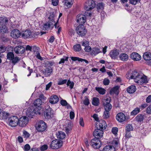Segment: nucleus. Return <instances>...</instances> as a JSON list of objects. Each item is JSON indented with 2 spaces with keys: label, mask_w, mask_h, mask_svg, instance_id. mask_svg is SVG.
I'll use <instances>...</instances> for the list:
<instances>
[{
  "label": "nucleus",
  "mask_w": 151,
  "mask_h": 151,
  "mask_svg": "<svg viewBox=\"0 0 151 151\" xmlns=\"http://www.w3.org/2000/svg\"><path fill=\"white\" fill-rule=\"evenodd\" d=\"M129 78L133 79L135 82L139 84L146 83L148 82V80L146 76L144 75H140L139 73L134 71L130 75Z\"/></svg>",
  "instance_id": "f257e3e1"
},
{
  "label": "nucleus",
  "mask_w": 151,
  "mask_h": 151,
  "mask_svg": "<svg viewBox=\"0 0 151 151\" xmlns=\"http://www.w3.org/2000/svg\"><path fill=\"white\" fill-rule=\"evenodd\" d=\"M8 22L7 18L4 17H1V32L6 33L8 32L7 24Z\"/></svg>",
  "instance_id": "f03ea898"
},
{
  "label": "nucleus",
  "mask_w": 151,
  "mask_h": 151,
  "mask_svg": "<svg viewBox=\"0 0 151 151\" xmlns=\"http://www.w3.org/2000/svg\"><path fill=\"white\" fill-rule=\"evenodd\" d=\"M76 31L78 35L81 37L85 35L87 32L85 27L82 24L79 25L76 27Z\"/></svg>",
  "instance_id": "7ed1b4c3"
},
{
  "label": "nucleus",
  "mask_w": 151,
  "mask_h": 151,
  "mask_svg": "<svg viewBox=\"0 0 151 151\" xmlns=\"http://www.w3.org/2000/svg\"><path fill=\"white\" fill-rule=\"evenodd\" d=\"M19 118L16 116H13L9 117L8 119V123L9 125L12 127H15L18 124Z\"/></svg>",
  "instance_id": "20e7f679"
},
{
  "label": "nucleus",
  "mask_w": 151,
  "mask_h": 151,
  "mask_svg": "<svg viewBox=\"0 0 151 151\" xmlns=\"http://www.w3.org/2000/svg\"><path fill=\"white\" fill-rule=\"evenodd\" d=\"M111 100L110 97L104 99L102 101L105 110L110 111L112 108V106L110 102Z\"/></svg>",
  "instance_id": "39448f33"
},
{
  "label": "nucleus",
  "mask_w": 151,
  "mask_h": 151,
  "mask_svg": "<svg viewBox=\"0 0 151 151\" xmlns=\"http://www.w3.org/2000/svg\"><path fill=\"white\" fill-rule=\"evenodd\" d=\"M90 145L94 149H97L101 147V142L99 139H97L96 137H95L91 140Z\"/></svg>",
  "instance_id": "423d86ee"
},
{
  "label": "nucleus",
  "mask_w": 151,
  "mask_h": 151,
  "mask_svg": "<svg viewBox=\"0 0 151 151\" xmlns=\"http://www.w3.org/2000/svg\"><path fill=\"white\" fill-rule=\"evenodd\" d=\"M46 128V123L43 121H39L36 124V129L39 132H43Z\"/></svg>",
  "instance_id": "0eeeda50"
},
{
  "label": "nucleus",
  "mask_w": 151,
  "mask_h": 151,
  "mask_svg": "<svg viewBox=\"0 0 151 151\" xmlns=\"http://www.w3.org/2000/svg\"><path fill=\"white\" fill-rule=\"evenodd\" d=\"M95 6V4L93 1L88 0L84 4V9L87 11H89L93 9Z\"/></svg>",
  "instance_id": "6e6552de"
},
{
  "label": "nucleus",
  "mask_w": 151,
  "mask_h": 151,
  "mask_svg": "<svg viewBox=\"0 0 151 151\" xmlns=\"http://www.w3.org/2000/svg\"><path fill=\"white\" fill-rule=\"evenodd\" d=\"M57 22L55 23V22L49 21L47 23L43 24V29L44 30H47L49 28L51 29H52L54 26H55V28H56L57 27Z\"/></svg>",
  "instance_id": "1a4fd4ad"
},
{
  "label": "nucleus",
  "mask_w": 151,
  "mask_h": 151,
  "mask_svg": "<svg viewBox=\"0 0 151 151\" xmlns=\"http://www.w3.org/2000/svg\"><path fill=\"white\" fill-rule=\"evenodd\" d=\"M29 119L26 116H22L19 119L18 124L21 127H24L28 122Z\"/></svg>",
  "instance_id": "9d476101"
},
{
  "label": "nucleus",
  "mask_w": 151,
  "mask_h": 151,
  "mask_svg": "<svg viewBox=\"0 0 151 151\" xmlns=\"http://www.w3.org/2000/svg\"><path fill=\"white\" fill-rule=\"evenodd\" d=\"M62 145V143L57 140H53L50 145L51 148L53 149H58Z\"/></svg>",
  "instance_id": "9b49d317"
},
{
  "label": "nucleus",
  "mask_w": 151,
  "mask_h": 151,
  "mask_svg": "<svg viewBox=\"0 0 151 151\" xmlns=\"http://www.w3.org/2000/svg\"><path fill=\"white\" fill-rule=\"evenodd\" d=\"M44 114L46 119H51L53 116V111L51 108L49 107L45 110Z\"/></svg>",
  "instance_id": "f8f14e48"
},
{
  "label": "nucleus",
  "mask_w": 151,
  "mask_h": 151,
  "mask_svg": "<svg viewBox=\"0 0 151 151\" xmlns=\"http://www.w3.org/2000/svg\"><path fill=\"white\" fill-rule=\"evenodd\" d=\"M96 125L97 128L102 131L105 129L107 127L106 122L102 120H99V123H97Z\"/></svg>",
  "instance_id": "ddd939ff"
},
{
  "label": "nucleus",
  "mask_w": 151,
  "mask_h": 151,
  "mask_svg": "<svg viewBox=\"0 0 151 151\" xmlns=\"http://www.w3.org/2000/svg\"><path fill=\"white\" fill-rule=\"evenodd\" d=\"M76 19V22L78 23L83 25L86 21V17L83 14H79L77 15Z\"/></svg>",
  "instance_id": "4468645a"
},
{
  "label": "nucleus",
  "mask_w": 151,
  "mask_h": 151,
  "mask_svg": "<svg viewBox=\"0 0 151 151\" xmlns=\"http://www.w3.org/2000/svg\"><path fill=\"white\" fill-rule=\"evenodd\" d=\"M25 50V48L23 46L20 45L15 47L14 49V51L17 54H23Z\"/></svg>",
  "instance_id": "2eb2a0df"
},
{
  "label": "nucleus",
  "mask_w": 151,
  "mask_h": 151,
  "mask_svg": "<svg viewBox=\"0 0 151 151\" xmlns=\"http://www.w3.org/2000/svg\"><path fill=\"white\" fill-rule=\"evenodd\" d=\"M21 34L20 32L17 29H14L11 33V36L15 39L19 37Z\"/></svg>",
  "instance_id": "dca6fc26"
},
{
  "label": "nucleus",
  "mask_w": 151,
  "mask_h": 151,
  "mask_svg": "<svg viewBox=\"0 0 151 151\" xmlns=\"http://www.w3.org/2000/svg\"><path fill=\"white\" fill-rule=\"evenodd\" d=\"M130 58L135 61H139L141 59L140 55L136 52H133L130 55Z\"/></svg>",
  "instance_id": "f3484780"
},
{
  "label": "nucleus",
  "mask_w": 151,
  "mask_h": 151,
  "mask_svg": "<svg viewBox=\"0 0 151 151\" xmlns=\"http://www.w3.org/2000/svg\"><path fill=\"white\" fill-rule=\"evenodd\" d=\"M116 118V120L119 122H122L125 120L126 116L123 113L120 112L117 114Z\"/></svg>",
  "instance_id": "a211bd4d"
},
{
  "label": "nucleus",
  "mask_w": 151,
  "mask_h": 151,
  "mask_svg": "<svg viewBox=\"0 0 151 151\" xmlns=\"http://www.w3.org/2000/svg\"><path fill=\"white\" fill-rule=\"evenodd\" d=\"M103 131L97 128L93 132V134L94 136L97 137V139H99L103 135Z\"/></svg>",
  "instance_id": "6ab92c4d"
},
{
  "label": "nucleus",
  "mask_w": 151,
  "mask_h": 151,
  "mask_svg": "<svg viewBox=\"0 0 151 151\" xmlns=\"http://www.w3.org/2000/svg\"><path fill=\"white\" fill-rule=\"evenodd\" d=\"M52 71V68L46 67L43 71V73L45 76L47 77L49 76Z\"/></svg>",
  "instance_id": "aec40b11"
},
{
  "label": "nucleus",
  "mask_w": 151,
  "mask_h": 151,
  "mask_svg": "<svg viewBox=\"0 0 151 151\" xmlns=\"http://www.w3.org/2000/svg\"><path fill=\"white\" fill-rule=\"evenodd\" d=\"M26 114L29 117L32 118L35 114L34 109L31 108H28L26 111Z\"/></svg>",
  "instance_id": "412c9836"
},
{
  "label": "nucleus",
  "mask_w": 151,
  "mask_h": 151,
  "mask_svg": "<svg viewBox=\"0 0 151 151\" xmlns=\"http://www.w3.org/2000/svg\"><path fill=\"white\" fill-rule=\"evenodd\" d=\"M59 101V98L57 96L53 95L51 96L49 99V102L52 104H55Z\"/></svg>",
  "instance_id": "4be33fe9"
},
{
  "label": "nucleus",
  "mask_w": 151,
  "mask_h": 151,
  "mask_svg": "<svg viewBox=\"0 0 151 151\" xmlns=\"http://www.w3.org/2000/svg\"><path fill=\"white\" fill-rule=\"evenodd\" d=\"M119 54V53L118 50H111L110 52L109 55L112 58L115 59L117 58Z\"/></svg>",
  "instance_id": "5701e85b"
},
{
  "label": "nucleus",
  "mask_w": 151,
  "mask_h": 151,
  "mask_svg": "<svg viewBox=\"0 0 151 151\" xmlns=\"http://www.w3.org/2000/svg\"><path fill=\"white\" fill-rule=\"evenodd\" d=\"M119 86H116L113 87L110 90L109 93L111 94L115 93L116 95H118L119 93Z\"/></svg>",
  "instance_id": "b1692460"
},
{
  "label": "nucleus",
  "mask_w": 151,
  "mask_h": 151,
  "mask_svg": "<svg viewBox=\"0 0 151 151\" xmlns=\"http://www.w3.org/2000/svg\"><path fill=\"white\" fill-rule=\"evenodd\" d=\"M32 33L29 30H27L22 34V36L24 38L30 37H31Z\"/></svg>",
  "instance_id": "393cba45"
},
{
  "label": "nucleus",
  "mask_w": 151,
  "mask_h": 151,
  "mask_svg": "<svg viewBox=\"0 0 151 151\" xmlns=\"http://www.w3.org/2000/svg\"><path fill=\"white\" fill-rule=\"evenodd\" d=\"M136 87L134 85H132L129 87L127 89V92L130 93H134L136 91Z\"/></svg>",
  "instance_id": "a878e982"
},
{
  "label": "nucleus",
  "mask_w": 151,
  "mask_h": 151,
  "mask_svg": "<svg viewBox=\"0 0 151 151\" xmlns=\"http://www.w3.org/2000/svg\"><path fill=\"white\" fill-rule=\"evenodd\" d=\"M144 119V115L142 114H139L135 118L136 120L138 122H142Z\"/></svg>",
  "instance_id": "bb28decb"
},
{
  "label": "nucleus",
  "mask_w": 151,
  "mask_h": 151,
  "mask_svg": "<svg viewBox=\"0 0 151 151\" xmlns=\"http://www.w3.org/2000/svg\"><path fill=\"white\" fill-rule=\"evenodd\" d=\"M144 59L146 60H151V53L147 52L144 53L143 56Z\"/></svg>",
  "instance_id": "cd10ccee"
},
{
  "label": "nucleus",
  "mask_w": 151,
  "mask_h": 151,
  "mask_svg": "<svg viewBox=\"0 0 151 151\" xmlns=\"http://www.w3.org/2000/svg\"><path fill=\"white\" fill-rule=\"evenodd\" d=\"M103 151H115V148L111 145H106L104 148Z\"/></svg>",
  "instance_id": "c85d7f7f"
},
{
  "label": "nucleus",
  "mask_w": 151,
  "mask_h": 151,
  "mask_svg": "<svg viewBox=\"0 0 151 151\" xmlns=\"http://www.w3.org/2000/svg\"><path fill=\"white\" fill-rule=\"evenodd\" d=\"M104 4L102 2L98 3L96 7L99 12L101 11L104 9Z\"/></svg>",
  "instance_id": "c756f323"
},
{
  "label": "nucleus",
  "mask_w": 151,
  "mask_h": 151,
  "mask_svg": "<svg viewBox=\"0 0 151 151\" xmlns=\"http://www.w3.org/2000/svg\"><path fill=\"white\" fill-rule=\"evenodd\" d=\"M55 64V63L52 61H47L45 62L44 64L45 66L47 68H51Z\"/></svg>",
  "instance_id": "7c9ffc66"
},
{
  "label": "nucleus",
  "mask_w": 151,
  "mask_h": 151,
  "mask_svg": "<svg viewBox=\"0 0 151 151\" xmlns=\"http://www.w3.org/2000/svg\"><path fill=\"white\" fill-rule=\"evenodd\" d=\"M120 59L122 61H127L128 58V55L126 53H123L119 55Z\"/></svg>",
  "instance_id": "2f4dec72"
},
{
  "label": "nucleus",
  "mask_w": 151,
  "mask_h": 151,
  "mask_svg": "<svg viewBox=\"0 0 151 151\" xmlns=\"http://www.w3.org/2000/svg\"><path fill=\"white\" fill-rule=\"evenodd\" d=\"M92 104L95 106H97L99 104V100L97 97H94L92 101Z\"/></svg>",
  "instance_id": "473e14b6"
},
{
  "label": "nucleus",
  "mask_w": 151,
  "mask_h": 151,
  "mask_svg": "<svg viewBox=\"0 0 151 151\" xmlns=\"http://www.w3.org/2000/svg\"><path fill=\"white\" fill-rule=\"evenodd\" d=\"M34 110L35 112V114H37L40 115L42 112V109L41 106H37V107L34 109Z\"/></svg>",
  "instance_id": "72a5a7b5"
},
{
  "label": "nucleus",
  "mask_w": 151,
  "mask_h": 151,
  "mask_svg": "<svg viewBox=\"0 0 151 151\" xmlns=\"http://www.w3.org/2000/svg\"><path fill=\"white\" fill-rule=\"evenodd\" d=\"M101 52L100 49L98 47H94L92 49L91 54L95 55H96L98 53Z\"/></svg>",
  "instance_id": "f704fd0d"
},
{
  "label": "nucleus",
  "mask_w": 151,
  "mask_h": 151,
  "mask_svg": "<svg viewBox=\"0 0 151 151\" xmlns=\"http://www.w3.org/2000/svg\"><path fill=\"white\" fill-rule=\"evenodd\" d=\"M42 101L40 99H38L35 100L34 102V106H40L41 105Z\"/></svg>",
  "instance_id": "c9c22d12"
},
{
  "label": "nucleus",
  "mask_w": 151,
  "mask_h": 151,
  "mask_svg": "<svg viewBox=\"0 0 151 151\" xmlns=\"http://www.w3.org/2000/svg\"><path fill=\"white\" fill-rule=\"evenodd\" d=\"M57 135L58 138L61 139L64 138L66 136L64 132H58Z\"/></svg>",
  "instance_id": "e433bc0d"
},
{
  "label": "nucleus",
  "mask_w": 151,
  "mask_h": 151,
  "mask_svg": "<svg viewBox=\"0 0 151 151\" xmlns=\"http://www.w3.org/2000/svg\"><path fill=\"white\" fill-rule=\"evenodd\" d=\"M55 17V14L53 12H51L50 13V14L49 17H48V19L50 20L49 21L50 22H55L54 21V17Z\"/></svg>",
  "instance_id": "4c0bfd02"
},
{
  "label": "nucleus",
  "mask_w": 151,
  "mask_h": 151,
  "mask_svg": "<svg viewBox=\"0 0 151 151\" xmlns=\"http://www.w3.org/2000/svg\"><path fill=\"white\" fill-rule=\"evenodd\" d=\"M72 0H65V5L68 7H70L72 4Z\"/></svg>",
  "instance_id": "58836bf2"
},
{
  "label": "nucleus",
  "mask_w": 151,
  "mask_h": 151,
  "mask_svg": "<svg viewBox=\"0 0 151 151\" xmlns=\"http://www.w3.org/2000/svg\"><path fill=\"white\" fill-rule=\"evenodd\" d=\"M140 111V108H136L131 112V115H135L138 114Z\"/></svg>",
  "instance_id": "ea45409f"
},
{
  "label": "nucleus",
  "mask_w": 151,
  "mask_h": 151,
  "mask_svg": "<svg viewBox=\"0 0 151 151\" xmlns=\"http://www.w3.org/2000/svg\"><path fill=\"white\" fill-rule=\"evenodd\" d=\"M96 89L101 94H104L105 93V90L104 88L99 87H96Z\"/></svg>",
  "instance_id": "a19ab883"
},
{
  "label": "nucleus",
  "mask_w": 151,
  "mask_h": 151,
  "mask_svg": "<svg viewBox=\"0 0 151 151\" xmlns=\"http://www.w3.org/2000/svg\"><path fill=\"white\" fill-rule=\"evenodd\" d=\"M126 131H132L133 129V127L132 125L130 124H127L125 127Z\"/></svg>",
  "instance_id": "79ce46f5"
},
{
  "label": "nucleus",
  "mask_w": 151,
  "mask_h": 151,
  "mask_svg": "<svg viewBox=\"0 0 151 151\" xmlns=\"http://www.w3.org/2000/svg\"><path fill=\"white\" fill-rule=\"evenodd\" d=\"M7 59L11 60L14 57V54L12 52H9L8 53L7 55Z\"/></svg>",
  "instance_id": "37998d69"
},
{
  "label": "nucleus",
  "mask_w": 151,
  "mask_h": 151,
  "mask_svg": "<svg viewBox=\"0 0 151 151\" xmlns=\"http://www.w3.org/2000/svg\"><path fill=\"white\" fill-rule=\"evenodd\" d=\"M74 49L76 51H79L81 50V48L79 44H77L73 46Z\"/></svg>",
  "instance_id": "c03bdc74"
},
{
  "label": "nucleus",
  "mask_w": 151,
  "mask_h": 151,
  "mask_svg": "<svg viewBox=\"0 0 151 151\" xmlns=\"http://www.w3.org/2000/svg\"><path fill=\"white\" fill-rule=\"evenodd\" d=\"M110 111L105 110L104 113V119H107L109 116V111Z\"/></svg>",
  "instance_id": "a18cd8bd"
},
{
  "label": "nucleus",
  "mask_w": 151,
  "mask_h": 151,
  "mask_svg": "<svg viewBox=\"0 0 151 151\" xmlns=\"http://www.w3.org/2000/svg\"><path fill=\"white\" fill-rule=\"evenodd\" d=\"M19 6L20 7H22L24 4V3H26L27 2L26 0H19Z\"/></svg>",
  "instance_id": "49530a36"
},
{
  "label": "nucleus",
  "mask_w": 151,
  "mask_h": 151,
  "mask_svg": "<svg viewBox=\"0 0 151 151\" xmlns=\"http://www.w3.org/2000/svg\"><path fill=\"white\" fill-rule=\"evenodd\" d=\"M85 99L83 101V104L86 106H88L89 104V100L86 96H85Z\"/></svg>",
  "instance_id": "de8ad7c7"
},
{
  "label": "nucleus",
  "mask_w": 151,
  "mask_h": 151,
  "mask_svg": "<svg viewBox=\"0 0 151 151\" xmlns=\"http://www.w3.org/2000/svg\"><path fill=\"white\" fill-rule=\"evenodd\" d=\"M68 57H64L63 58H61L59 63V64L64 63L65 61H68Z\"/></svg>",
  "instance_id": "09e8293b"
},
{
  "label": "nucleus",
  "mask_w": 151,
  "mask_h": 151,
  "mask_svg": "<svg viewBox=\"0 0 151 151\" xmlns=\"http://www.w3.org/2000/svg\"><path fill=\"white\" fill-rule=\"evenodd\" d=\"M11 60H12V63L14 64H15L19 61V59L18 57H14V58H12Z\"/></svg>",
  "instance_id": "8fccbe9b"
},
{
  "label": "nucleus",
  "mask_w": 151,
  "mask_h": 151,
  "mask_svg": "<svg viewBox=\"0 0 151 151\" xmlns=\"http://www.w3.org/2000/svg\"><path fill=\"white\" fill-rule=\"evenodd\" d=\"M67 85L68 86H69L71 89L73 88L74 85V83L73 82H71L69 80L67 83Z\"/></svg>",
  "instance_id": "3c124183"
},
{
  "label": "nucleus",
  "mask_w": 151,
  "mask_h": 151,
  "mask_svg": "<svg viewBox=\"0 0 151 151\" xmlns=\"http://www.w3.org/2000/svg\"><path fill=\"white\" fill-rule=\"evenodd\" d=\"M140 0H129V3L133 5H135L137 3L139 2Z\"/></svg>",
  "instance_id": "603ef678"
},
{
  "label": "nucleus",
  "mask_w": 151,
  "mask_h": 151,
  "mask_svg": "<svg viewBox=\"0 0 151 151\" xmlns=\"http://www.w3.org/2000/svg\"><path fill=\"white\" fill-rule=\"evenodd\" d=\"M30 135L29 134L27 131L24 130L23 132V136L24 137H29Z\"/></svg>",
  "instance_id": "864d4df0"
},
{
  "label": "nucleus",
  "mask_w": 151,
  "mask_h": 151,
  "mask_svg": "<svg viewBox=\"0 0 151 151\" xmlns=\"http://www.w3.org/2000/svg\"><path fill=\"white\" fill-rule=\"evenodd\" d=\"M67 81V80L66 79H64L63 80H60L59 81L58 85H61L65 83Z\"/></svg>",
  "instance_id": "5fc2aeb1"
},
{
  "label": "nucleus",
  "mask_w": 151,
  "mask_h": 151,
  "mask_svg": "<svg viewBox=\"0 0 151 151\" xmlns=\"http://www.w3.org/2000/svg\"><path fill=\"white\" fill-rule=\"evenodd\" d=\"M8 113L4 111L3 112V115L2 117V119H6L8 117Z\"/></svg>",
  "instance_id": "6e6d98bb"
},
{
  "label": "nucleus",
  "mask_w": 151,
  "mask_h": 151,
  "mask_svg": "<svg viewBox=\"0 0 151 151\" xmlns=\"http://www.w3.org/2000/svg\"><path fill=\"white\" fill-rule=\"evenodd\" d=\"M112 143L113 145L116 147L118 146L119 142L116 140H114L112 141Z\"/></svg>",
  "instance_id": "4d7b16f0"
},
{
  "label": "nucleus",
  "mask_w": 151,
  "mask_h": 151,
  "mask_svg": "<svg viewBox=\"0 0 151 151\" xmlns=\"http://www.w3.org/2000/svg\"><path fill=\"white\" fill-rule=\"evenodd\" d=\"M75 33V31L73 29H69L68 34L71 36L74 35Z\"/></svg>",
  "instance_id": "13d9d810"
},
{
  "label": "nucleus",
  "mask_w": 151,
  "mask_h": 151,
  "mask_svg": "<svg viewBox=\"0 0 151 151\" xmlns=\"http://www.w3.org/2000/svg\"><path fill=\"white\" fill-rule=\"evenodd\" d=\"M110 81L107 78H106L103 81V83L105 85H108Z\"/></svg>",
  "instance_id": "bf43d9fd"
},
{
  "label": "nucleus",
  "mask_w": 151,
  "mask_h": 151,
  "mask_svg": "<svg viewBox=\"0 0 151 151\" xmlns=\"http://www.w3.org/2000/svg\"><path fill=\"white\" fill-rule=\"evenodd\" d=\"M81 44L82 46H85V47L89 45V42L87 41H83L81 42Z\"/></svg>",
  "instance_id": "052dcab7"
},
{
  "label": "nucleus",
  "mask_w": 151,
  "mask_h": 151,
  "mask_svg": "<svg viewBox=\"0 0 151 151\" xmlns=\"http://www.w3.org/2000/svg\"><path fill=\"white\" fill-rule=\"evenodd\" d=\"M71 58L72 60L74 61L78 60L79 61H81V58L78 57H72Z\"/></svg>",
  "instance_id": "680f3d73"
},
{
  "label": "nucleus",
  "mask_w": 151,
  "mask_h": 151,
  "mask_svg": "<svg viewBox=\"0 0 151 151\" xmlns=\"http://www.w3.org/2000/svg\"><path fill=\"white\" fill-rule=\"evenodd\" d=\"M146 112L148 114H151V104L147 108Z\"/></svg>",
  "instance_id": "e2e57ef3"
},
{
  "label": "nucleus",
  "mask_w": 151,
  "mask_h": 151,
  "mask_svg": "<svg viewBox=\"0 0 151 151\" xmlns=\"http://www.w3.org/2000/svg\"><path fill=\"white\" fill-rule=\"evenodd\" d=\"M24 150L25 151H28L30 149V147L28 144H27L24 146Z\"/></svg>",
  "instance_id": "0e129e2a"
},
{
  "label": "nucleus",
  "mask_w": 151,
  "mask_h": 151,
  "mask_svg": "<svg viewBox=\"0 0 151 151\" xmlns=\"http://www.w3.org/2000/svg\"><path fill=\"white\" fill-rule=\"evenodd\" d=\"M58 0H52V4L54 6H56L58 5Z\"/></svg>",
  "instance_id": "69168bd1"
},
{
  "label": "nucleus",
  "mask_w": 151,
  "mask_h": 151,
  "mask_svg": "<svg viewBox=\"0 0 151 151\" xmlns=\"http://www.w3.org/2000/svg\"><path fill=\"white\" fill-rule=\"evenodd\" d=\"M61 104L63 106H65L68 105V103L65 100H62L60 101Z\"/></svg>",
  "instance_id": "338daca9"
},
{
  "label": "nucleus",
  "mask_w": 151,
  "mask_h": 151,
  "mask_svg": "<svg viewBox=\"0 0 151 151\" xmlns=\"http://www.w3.org/2000/svg\"><path fill=\"white\" fill-rule=\"evenodd\" d=\"M146 101L147 103L151 102V95L148 96L146 99Z\"/></svg>",
  "instance_id": "774afa93"
}]
</instances>
